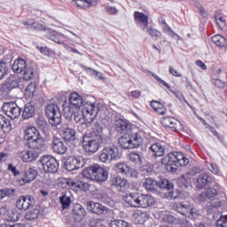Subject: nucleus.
<instances>
[{
  "label": "nucleus",
  "instance_id": "338daca9",
  "mask_svg": "<svg viewBox=\"0 0 227 227\" xmlns=\"http://www.w3.org/2000/svg\"><path fill=\"white\" fill-rule=\"evenodd\" d=\"M36 125H37V127H39V129H41V130H47V129H48L47 121H45L43 120H37Z\"/></svg>",
  "mask_w": 227,
  "mask_h": 227
},
{
  "label": "nucleus",
  "instance_id": "a211bd4d",
  "mask_svg": "<svg viewBox=\"0 0 227 227\" xmlns=\"http://www.w3.org/2000/svg\"><path fill=\"white\" fill-rule=\"evenodd\" d=\"M221 192V185L215 184L214 188H207L205 192L198 196L199 201H207V200H212L215 198L217 194Z\"/></svg>",
  "mask_w": 227,
  "mask_h": 227
},
{
  "label": "nucleus",
  "instance_id": "a19ab883",
  "mask_svg": "<svg viewBox=\"0 0 227 227\" xmlns=\"http://www.w3.org/2000/svg\"><path fill=\"white\" fill-rule=\"evenodd\" d=\"M0 127L7 134L12 131V122L3 114H0Z\"/></svg>",
  "mask_w": 227,
  "mask_h": 227
},
{
  "label": "nucleus",
  "instance_id": "13d9d810",
  "mask_svg": "<svg viewBox=\"0 0 227 227\" xmlns=\"http://www.w3.org/2000/svg\"><path fill=\"white\" fill-rule=\"evenodd\" d=\"M36 84L35 83H30L27 85V87L25 90L26 95L28 97H35V93H36Z\"/></svg>",
  "mask_w": 227,
  "mask_h": 227
},
{
  "label": "nucleus",
  "instance_id": "bf43d9fd",
  "mask_svg": "<svg viewBox=\"0 0 227 227\" xmlns=\"http://www.w3.org/2000/svg\"><path fill=\"white\" fill-rule=\"evenodd\" d=\"M5 75H8V66L6 65V63L0 61V81Z\"/></svg>",
  "mask_w": 227,
  "mask_h": 227
},
{
  "label": "nucleus",
  "instance_id": "ddd939ff",
  "mask_svg": "<svg viewBox=\"0 0 227 227\" xmlns=\"http://www.w3.org/2000/svg\"><path fill=\"white\" fill-rule=\"evenodd\" d=\"M158 187L167 189L164 192V198L166 200H176V198H180V191H171L170 189H173V184L168 179H162L160 182H158Z\"/></svg>",
  "mask_w": 227,
  "mask_h": 227
},
{
  "label": "nucleus",
  "instance_id": "4be33fe9",
  "mask_svg": "<svg viewBox=\"0 0 227 227\" xmlns=\"http://www.w3.org/2000/svg\"><path fill=\"white\" fill-rule=\"evenodd\" d=\"M87 209L92 214H97L98 215H102V214H107V207L102 206L98 202L89 201L87 202Z\"/></svg>",
  "mask_w": 227,
  "mask_h": 227
},
{
  "label": "nucleus",
  "instance_id": "ea45409f",
  "mask_svg": "<svg viewBox=\"0 0 227 227\" xmlns=\"http://www.w3.org/2000/svg\"><path fill=\"white\" fill-rule=\"evenodd\" d=\"M144 187L146 189V191H151L153 192V191H157V189H159V182L155 181L152 177H148L144 183Z\"/></svg>",
  "mask_w": 227,
  "mask_h": 227
},
{
  "label": "nucleus",
  "instance_id": "20e7f679",
  "mask_svg": "<svg viewBox=\"0 0 227 227\" xmlns=\"http://www.w3.org/2000/svg\"><path fill=\"white\" fill-rule=\"evenodd\" d=\"M82 176L84 178H88L89 180H93L94 182H98V184H102V182H106L107 178H109V173L106 168H102L98 164L91 165L82 171Z\"/></svg>",
  "mask_w": 227,
  "mask_h": 227
},
{
  "label": "nucleus",
  "instance_id": "864d4df0",
  "mask_svg": "<svg viewBox=\"0 0 227 227\" xmlns=\"http://www.w3.org/2000/svg\"><path fill=\"white\" fill-rule=\"evenodd\" d=\"M59 203L62 205L63 210H67V208H70V205H72V199L67 195H62L59 198Z\"/></svg>",
  "mask_w": 227,
  "mask_h": 227
},
{
  "label": "nucleus",
  "instance_id": "f704fd0d",
  "mask_svg": "<svg viewBox=\"0 0 227 227\" xmlns=\"http://www.w3.org/2000/svg\"><path fill=\"white\" fill-rule=\"evenodd\" d=\"M7 90H15L20 86V78L19 76L11 74L5 83Z\"/></svg>",
  "mask_w": 227,
  "mask_h": 227
},
{
  "label": "nucleus",
  "instance_id": "6e6d98bb",
  "mask_svg": "<svg viewBox=\"0 0 227 227\" xmlns=\"http://www.w3.org/2000/svg\"><path fill=\"white\" fill-rule=\"evenodd\" d=\"M163 33L168 35V36H171V38H177V40H180V35L178 34L175 33L173 29L170 28L169 25H165L162 27Z\"/></svg>",
  "mask_w": 227,
  "mask_h": 227
},
{
  "label": "nucleus",
  "instance_id": "79ce46f5",
  "mask_svg": "<svg viewBox=\"0 0 227 227\" xmlns=\"http://www.w3.org/2000/svg\"><path fill=\"white\" fill-rule=\"evenodd\" d=\"M73 214L77 219H83L86 215V209L81 204H75L73 208Z\"/></svg>",
  "mask_w": 227,
  "mask_h": 227
},
{
  "label": "nucleus",
  "instance_id": "cd10ccee",
  "mask_svg": "<svg viewBox=\"0 0 227 227\" xmlns=\"http://www.w3.org/2000/svg\"><path fill=\"white\" fill-rule=\"evenodd\" d=\"M66 184L67 185H68V187H70L71 189H76V191L86 192L91 189V185L83 181L74 182L72 180H69V181H67Z\"/></svg>",
  "mask_w": 227,
  "mask_h": 227
},
{
  "label": "nucleus",
  "instance_id": "2f4dec72",
  "mask_svg": "<svg viewBox=\"0 0 227 227\" xmlns=\"http://www.w3.org/2000/svg\"><path fill=\"white\" fill-rule=\"evenodd\" d=\"M28 65L23 59H18L14 60L12 66V69L14 72V74H22L26 70V67Z\"/></svg>",
  "mask_w": 227,
  "mask_h": 227
},
{
  "label": "nucleus",
  "instance_id": "052dcab7",
  "mask_svg": "<svg viewBox=\"0 0 227 227\" xmlns=\"http://www.w3.org/2000/svg\"><path fill=\"white\" fill-rule=\"evenodd\" d=\"M86 72H88V74H91V75H96V77H98V79H100L101 81L105 79L104 74L98 71H96L93 68L90 67H85Z\"/></svg>",
  "mask_w": 227,
  "mask_h": 227
},
{
  "label": "nucleus",
  "instance_id": "09e8293b",
  "mask_svg": "<svg viewBox=\"0 0 227 227\" xmlns=\"http://www.w3.org/2000/svg\"><path fill=\"white\" fill-rule=\"evenodd\" d=\"M20 219V213L17 211V209L9 210V213L6 217V221H10L11 223H15Z\"/></svg>",
  "mask_w": 227,
  "mask_h": 227
},
{
  "label": "nucleus",
  "instance_id": "4468645a",
  "mask_svg": "<svg viewBox=\"0 0 227 227\" xmlns=\"http://www.w3.org/2000/svg\"><path fill=\"white\" fill-rule=\"evenodd\" d=\"M150 75H152V77H153L155 81L161 84V86H165V88H168L170 93L175 95V97H176V98H178L180 102H185V104H187V106L191 107V104H189L187 99H185V97L184 96V93L182 91L171 89V87L169 86V84H168V82H166V81L162 80L160 77H159V75L155 74L153 72H150Z\"/></svg>",
  "mask_w": 227,
  "mask_h": 227
},
{
  "label": "nucleus",
  "instance_id": "7ed1b4c3",
  "mask_svg": "<svg viewBox=\"0 0 227 227\" xmlns=\"http://www.w3.org/2000/svg\"><path fill=\"white\" fill-rule=\"evenodd\" d=\"M145 137V131L139 130L133 134H124L119 138V145L125 150H134L139 148L143 145V138Z\"/></svg>",
  "mask_w": 227,
  "mask_h": 227
},
{
  "label": "nucleus",
  "instance_id": "f257e3e1",
  "mask_svg": "<svg viewBox=\"0 0 227 227\" xmlns=\"http://www.w3.org/2000/svg\"><path fill=\"white\" fill-rule=\"evenodd\" d=\"M123 201L133 208H148L155 205V199L152 195L141 194L139 192L125 195Z\"/></svg>",
  "mask_w": 227,
  "mask_h": 227
},
{
  "label": "nucleus",
  "instance_id": "f8f14e48",
  "mask_svg": "<svg viewBox=\"0 0 227 227\" xmlns=\"http://www.w3.org/2000/svg\"><path fill=\"white\" fill-rule=\"evenodd\" d=\"M40 162L45 173H56L59 169V163H58V160L53 156H43L40 159Z\"/></svg>",
  "mask_w": 227,
  "mask_h": 227
},
{
  "label": "nucleus",
  "instance_id": "de8ad7c7",
  "mask_svg": "<svg viewBox=\"0 0 227 227\" xmlns=\"http://www.w3.org/2000/svg\"><path fill=\"white\" fill-rule=\"evenodd\" d=\"M17 190L13 188H4L0 190V200H4V198H13L15 196Z\"/></svg>",
  "mask_w": 227,
  "mask_h": 227
},
{
  "label": "nucleus",
  "instance_id": "39448f33",
  "mask_svg": "<svg viewBox=\"0 0 227 227\" xmlns=\"http://www.w3.org/2000/svg\"><path fill=\"white\" fill-rule=\"evenodd\" d=\"M100 104L92 103L91 101H87L82 108V113L83 114V125L88 127L90 123H93L95 118L100 113Z\"/></svg>",
  "mask_w": 227,
  "mask_h": 227
},
{
  "label": "nucleus",
  "instance_id": "69168bd1",
  "mask_svg": "<svg viewBox=\"0 0 227 227\" xmlns=\"http://www.w3.org/2000/svg\"><path fill=\"white\" fill-rule=\"evenodd\" d=\"M212 83L216 86V88H224L226 86V82H223L220 79L212 80Z\"/></svg>",
  "mask_w": 227,
  "mask_h": 227
},
{
  "label": "nucleus",
  "instance_id": "9b49d317",
  "mask_svg": "<svg viewBox=\"0 0 227 227\" xmlns=\"http://www.w3.org/2000/svg\"><path fill=\"white\" fill-rule=\"evenodd\" d=\"M2 109L4 114L11 120H17L20 118V114H22V108L13 101L4 102Z\"/></svg>",
  "mask_w": 227,
  "mask_h": 227
},
{
  "label": "nucleus",
  "instance_id": "c03bdc74",
  "mask_svg": "<svg viewBox=\"0 0 227 227\" xmlns=\"http://www.w3.org/2000/svg\"><path fill=\"white\" fill-rule=\"evenodd\" d=\"M129 159L135 166L140 167L143 164V155L138 153L133 152L129 153Z\"/></svg>",
  "mask_w": 227,
  "mask_h": 227
},
{
  "label": "nucleus",
  "instance_id": "3c124183",
  "mask_svg": "<svg viewBox=\"0 0 227 227\" xmlns=\"http://www.w3.org/2000/svg\"><path fill=\"white\" fill-rule=\"evenodd\" d=\"M161 221L167 224H173L176 221V218L171 215L169 212H164L161 214Z\"/></svg>",
  "mask_w": 227,
  "mask_h": 227
},
{
  "label": "nucleus",
  "instance_id": "6e6552de",
  "mask_svg": "<svg viewBox=\"0 0 227 227\" xmlns=\"http://www.w3.org/2000/svg\"><path fill=\"white\" fill-rule=\"evenodd\" d=\"M45 114L49 118V123L58 127L61 123L62 114L57 104L50 103L45 107Z\"/></svg>",
  "mask_w": 227,
  "mask_h": 227
},
{
  "label": "nucleus",
  "instance_id": "8fccbe9b",
  "mask_svg": "<svg viewBox=\"0 0 227 227\" xmlns=\"http://www.w3.org/2000/svg\"><path fill=\"white\" fill-rule=\"evenodd\" d=\"M38 215H40V209L35 207L26 214L25 219H27V221H35V219H38Z\"/></svg>",
  "mask_w": 227,
  "mask_h": 227
},
{
  "label": "nucleus",
  "instance_id": "5fc2aeb1",
  "mask_svg": "<svg viewBox=\"0 0 227 227\" xmlns=\"http://www.w3.org/2000/svg\"><path fill=\"white\" fill-rule=\"evenodd\" d=\"M144 31H145V33H148L151 35V37L153 38V40H159V38H160V36H162V34L160 33V31H159L155 28H149L147 27V28Z\"/></svg>",
  "mask_w": 227,
  "mask_h": 227
},
{
  "label": "nucleus",
  "instance_id": "680f3d73",
  "mask_svg": "<svg viewBox=\"0 0 227 227\" xmlns=\"http://www.w3.org/2000/svg\"><path fill=\"white\" fill-rule=\"evenodd\" d=\"M216 227H227V215H222L220 219L216 221Z\"/></svg>",
  "mask_w": 227,
  "mask_h": 227
},
{
  "label": "nucleus",
  "instance_id": "4c0bfd02",
  "mask_svg": "<svg viewBox=\"0 0 227 227\" xmlns=\"http://www.w3.org/2000/svg\"><path fill=\"white\" fill-rule=\"evenodd\" d=\"M22 24L23 26H26L27 29H32L33 31H43L45 29V27H43V25L35 22L33 20L23 21Z\"/></svg>",
  "mask_w": 227,
  "mask_h": 227
},
{
  "label": "nucleus",
  "instance_id": "0e129e2a",
  "mask_svg": "<svg viewBox=\"0 0 227 227\" xmlns=\"http://www.w3.org/2000/svg\"><path fill=\"white\" fill-rule=\"evenodd\" d=\"M8 170L12 173L13 176H19L20 175V171L17 169V167L13 166V164L8 165Z\"/></svg>",
  "mask_w": 227,
  "mask_h": 227
},
{
  "label": "nucleus",
  "instance_id": "c9c22d12",
  "mask_svg": "<svg viewBox=\"0 0 227 227\" xmlns=\"http://www.w3.org/2000/svg\"><path fill=\"white\" fill-rule=\"evenodd\" d=\"M93 132L95 134V138L106 143V139H107V136H106V134H104V127L98 123L95 124V127L93 129Z\"/></svg>",
  "mask_w": 227,
  "mask_h": 227
},
{
  "label": "nucleus",
  "instance_id": "603ef678",
  "mask_svg": "<svg viewBox=\"0 0 227 227\" xmlns=\"http://www.w3.org/2000/svg\"><path fill=\"white\" fill-rule=\"evenodd\" d=\"M211 40L217 47H223L226 45V38L221 35H214Z\"/></svg>",
  "mask_w": 227,
  "mask_h": 227
},
{
  "label": "nucleus",
  "instance_id": "5701e85b",
  "mask_svg": "<svg viewBox=\"0 0 227 227\" xmlns=\"http://www.w3.org/2000/svg\"><path fill=\"white\" fill-rule=\"evenodd\" d=\"M69 102L71 109H81L82 107V104H84V99L82 96L79 95V93L73 92L69 97Z\"/></svg>",
  "mask_w": 227,
  "mask_h": 227
},
{
  "label": "nucleus",
  "instance_id": "2eb2a0df",
  "mask_svg": "<svg viewBox=\"0 0 227 227\" xmlns=\"http://www.w3.org/2000/svg\"><path fill=\"white\" fill-rule=\"evenodd\" d=\"M84 159L81 156H70L65 163L66 169L67 171H75V169H81V168H84Z\"/></svg>",
  "mask_w": 227,
  "mask_h": 227
},
{
  "label": "nucleus",
  "instance_id": "393cba45",
  "mask_svg": "<svg viewBox=\"0 0 227 227\" xmlns=\"http://www.w3.org/2000/svg\"><path fill=\"white\" fill-rule=\"evenodd\" d=\"M16 207L20 210H29V207H33V199L31 196H21L16 201Z\"/></svg>",
  "mask_w": 227,
  "mask_h": 227
},
{
  "label": "nucleus",
  "instance_id": "4d7b16f0",
  "mask_svg": "<svg viewBox=\"0 0 227 227\" xmlns=\"http://www.w3.org/2000/svg\"><path fill=\"white\" fill-rule=\"evenodd\" d=\"M110 227H130L125 220L115 219L110 223Z\"/></svg>",
  "mask_w": 227,
  "mask_h": 227
},
{
  "label": "nucleus",
  "instance_id": "6ab92c4d",
  "mask_svg": "<svg viewBox=\"0 0 227 227\" xmlns=\"http://www.w3.org/2000/svg\"><path fill=\"white\" fill-rule=\"evenodd\" d=\"M134 20L137 27H140L142 31L148 29V15L137 11L134 12Z\"/></svg>",
  "mask_w": 227,
  "mask_h": 227
},
{
  "label": "nucleus",
  "instance_id": "f03ea898",
  "mask_svg": "<svg viewBox=\"0 0 227 227\" xmlns=\"http://www.w3.org/2000/svg\"><path fill=\"white\" fill-rule=\"evenodd\" d=\"M161 164L167 166L168 171L175 172L178 170V164L182 167L188 166L189 158L180 152H173L162 158Z\"/></svg>",
  "mask_w": 227,
  "mask_h": 227
},
{
  "label": "nucleus",
  "instance_id": "aec40b11",
  "mask_svg": "<svg viewBox=\"0 0 227 227\" xmlns=\"http://www.w3.org/2000/svg\"><path fill=\"white\" fill-rule=\"evenodd\" d=\"M64 114L67 116H72L74 114V120L76 123H81L82 120H84V114L82 113V109H72L70 106L64 107Z\"/></svg>",
  "mask_w": 227,
  "mask_h": 227
},
{
  "label": "nucleus",
  "instance_id": "423d86ee",
  "mask_svg": "<svg viewBox=\"0 0 227 227\" xmlns=\"http://www.w3.org/2000/svg\"><path fill=\"white\" fill-rule=\"evenodd\" d=\"M45 36L48 38V40H51V42H54V43L63 45L66 51H67V52H73L74 54L81 55V52L77 49L71 47L70 45L65 43L64 40H69L70 42H74V40L70 39L64 34L59 33L52 29H48L45 34Z\"/></svg>",
  "mask_w": 227,
  "mask_h": 227
},
{
  "label": "nucleus",
  "instance_id": "1a4fd4ad",
  "mask_svg": "<svg viewBox=\"0 0 227 227\" xmlns=\"http://www.w3.org/2000/svg\"><path fill=\"white\" fill-rule=\"evenodd\" d=\"M82 148L87 153H97L105 142L98 140L95 137L84 136L82 141Z\"/></svg>",
  "mask_w": 227,
  "mask_h": 227
},
{
  "label": "nucleus",
  "instance_id": "dca6fc26",
  "mask_svg": "<svg viewBox=\"0 0 227 227\" xmlns=\"http://www.w3.org/2000/svg\"><path fill=\"white\" fill-rule=\"evenodd\" d=\"M40 151H35L30 148V150H23L18 153V157L23 160V162H34L38 157H40Z\"/></svg>",
  "mask_w": 227,
  "mask_h": 227
},
{
  "label": "nucleus",
  "instance_id": "7c9ffc66",
  "mask_svg": "<svg viewBox=\"0 0 227 227\" xmlns=\"http://www.w3.org/2000/svg\"><path fill=\"white\" fill-rule=\"evenodd\" d=\"M165 152L166 147L159 142H156L150 146V153H152L153 157H162Z\"/></svg>",
  "mask_w": 227,
  "mask_h": 227
},
{
  "label": "nucleus",
  "instance_id": "b1692460",
  "mask_svg": "<svg viewBox=\"0 0 227 227\" xmlns=\"http://www.w3.org/2000/svg\"><path fill=\"white\" fill-rule=\"evenodd\" d=\"M62 137L67 143H74L75 141V130L68 127V124H64L62 127Z\"/></svg>",
  "mask_w": 227,
  "mask_h": 227
},
{
  "label": "nucleus",
  "instance_id": "49530a36",
  "mask_svg": "<svg viewBox=\"0 0 227 227\" xmlns=\"http://www.w3.org/2000/svg\"><path fill=\"white\" fill-rule=\"evenodd\" d=\"M151 106L154 111H156V113H158V114H161V115L166 114L167 109L164 106V105H162V103L159 101H152Z\"/></svg>",
  "mask_w": 227,
  "mask_h": 227
},
{
  "label": "nucleus",
  "instance_id": "a18cd8bd",
  "mask_svg": "<svg viewBox=\"0 0 227 227\" xmlns=\"http://www.w3.org/2000/svg\"><path fill=\"white\" fill-rule=\"evenodd\" d=\"M115 171L121 175H129L130 173V166H128L125 162L117 163L115 165Z\"/></svg>",
  "mask_w": 227,
  "mask_h": 227
},
{
  "label": "nucleus",
  "instance_id": "412c9836",
  "mask_svg": "<svg viewBox=\"0 0 227 227\" xmlns=\"http://www.w3.org/2000/svg\"><path fill=\"white\" fill-rule=\"evenodd\" d=\"M52 150L55 153H59V155H65L67 153V145L63 143V140L59 137H54L52 138Z\"/></svg>",
  "mask_w": 227,
  "mask_h": 227
},
{
  "label": "nucleus",
  "instance_id": "37998d69",
  "mask_svg": "<svg viewBox=\"0 0 227 227\" xmlns=\"http://www.w3.org/2000/svg\"><path fill=\"white\" fill-rule=\"evenodd\" d=\"M21 74L24 81H31V79H35V68L29 65L25 68V70H23Z\"/></svg>",
  "mask_w": 227,
  "mask_h": 227
},
{
  "label": "nucleus",
  "instance_id": "72a5a7b5",
  "mask_svg": "<svg viewBox=\"0 0 227 227\" xmlns=\"http://www.w3.org/2000/svg\"><path fill=\"white\" fill-rule=\"evenodd\" d=\"M161 124L167 129H171L172 130H176L178 125V120L174 117L165 116L161 120Z\"/></svg>",
  "mask_w": 227,
  "mask_h": 227
},
{
  "label": "nucleus",
  "instance_id": "e433bc0d",
  "mask_svg": "<svg viewBox=\"0 0 227 227\" xmlns=\"http://www.w3.org/2000/svg\"><path fill=\"white\" fill-rule=\"evenodd\" d=\"M130 123H129L126 120L119 119L115 121V130L119 132V134H125L127 130H129Z\"/></svg>",
  "mask_w": 227,
  "mask_h": 227
},
{
  "label": "nucleus",
  "instance_id": "a878e982",
  "mask_svg": "<svg viewBox=\"0 0 227 227\" xmlns=\"http://www.w3.org/2000/svg\"><path fill=\"white\" fill-rule=\"evenodd\" d=\"M40 136V131L35 127H28L24 131V139L27 141V145Z\"/></svg>",
  "mask_w": 227,
  "mask_h": 227
},
{
  "label": "nucleus",
  "instance_id": "e2e57ef3",
  "mask_svg": "<svg viewBox=\"0 0 227 227\" xmlns=\"http://www.w3.org/2000/svg\"><path fill=\"white\" fill-rule=\"evenodd\" d=\"M75 4L78 8H81L82 10H88V2L87 0H76Z\"/></svg>",
  "mask_w": 227,
  "mask_h": 227
},
{
  "label": "nucleus",
  "instance_id": "f3484780",
  "mask_svg": "<svg viewBox=\"0 0 227 227\" xmlns=\"http://www.w3.org/2000/svg\"><path fill=\"white\" fill-rule=\"evenodd\" d=\"M38 175V172L33 168H28L25 169V171L22 173V176L17 180L18 184L20 185H26V184H31Z\"/></svg>",
  "mask_w": 227,
  "mask_h": 227
},
{
  "label": "nucleus",
  "instance_id": "774afa93",
  "mask_svg": "<svg viewBox=\"0 0 227 227\" xmlns=\"http://www.w3.org/2000/svg\"><path fill=\"white\" fill-rule=\"evenodd\" d=\"M128 96L130 98H139L141 97V90H132L128 94Z\"/></svg>",
  "mask_w": 227,
  "mask_h": 227
},
{
  "label": "nucleus",
  "instance_id": "bb28decb",
  "mask_svg": "<svg viewBox=\"0 0 227 227\" xmlns=\"http://www.w3.org/2000/svg\"><path fill=\"white\" fill-rule=\"evenodd\" d=\"M27 145L33 150L39 152V153H42L43 151H45V140L43 137H42V135L29 142Z\"/></svg>",
  "mask_w": 227,
  "mask_h": 227
},
{
  "label": "nucleus",
  "instance_id": "473e14b6",
  "mask_svg": "<svg viewBox=\"0 0 227 227\" xmlns=\"http://www.w3.org/2000/svg\"><path fill=\"white\" fill-rule=\"evenodd\" d=\"M128 184L129 183L127 179L121 178L120 176H116L112 179V185H114V187H116V189L122 192H124V191H127Z\"/></svg>",
  "mask_w": 227,
  "mask_h": 227
},
{
  "label": "nucleus",
  "instance_id": "58836bf2",
  "mask_svg": "<svg viewBox=\"0 0 227 227\" xmlns=\"http://www.w3.org/2000/svg\"><path fill=\"white\" fill-rule=\"evenodd\" d=\"M33 116H35V105L27 103L22 113V118L23 120H29V118H33Z\"/></svg>",
  "mask_w": 227,
  "mask_h": 227
},
{
  "label": "nucleus",
  "instance_id": "9d476101",
  "mask_svg": "<svg viewBox=\"0 0 227 227\" xmlns=\"http://www.w3.org/2000/svg\"><path fill=\"white\" fill-rule=\"evenodd\" d=\"M175 210L181 214L182 215H184L185 217H198V209L194 207V206L191 205V203L187 201H183L179 203H176L174 205Z\"/></svg>",
  "mask_w": 227,
  "mask_h": 227
},
{
  "label": "nucleus",
  "instance_id": "c85d7f7f",
  "mask_svg": "<svg viewBox=\"0 0 227 227\" xmlns=\"http://www.w3.org/2000/svg\"><path fill=\"white\" fill-rule=\"evenodd\" d=\"M133 219L136 223H138V224H145L148 219H150V214L146 211L137 209L133 213Z\"/></svg>",
  "mask_w": 227,
  "mask_h": 227
},
{
  "label": "nucleus",
  "instance_id": "c756f323",
  "mask_svg": "<svg viewBox=\"0 0 227 227\" xmlns=\"http://www.w3.org/2000/svg\"><path fill=\"white\" fill-rule=\"evenodd\" d=\"M209 184H212V176L207 173L200 174L197 178V188L204 189Z\"/></svg>",
  "mask_w": 227,
  "mask_h": 227
},
{
  "label": "nucleus",
  "instance_id": "0eeeda50",
  "mask_svg": "<svg viewBox=\"0 0 227 227\" xmlns=\"http://www.w3.org/2000/svg\"><path fill=\"white\" fill-rule=\"evenodd\" d=\"M121 157L120 148L116 145H110L102 149L99 153L100 162H112V160H118Z\"/></svg>",
  "mask_w": 227,
  "mask_h": 227
}]
</instances>
